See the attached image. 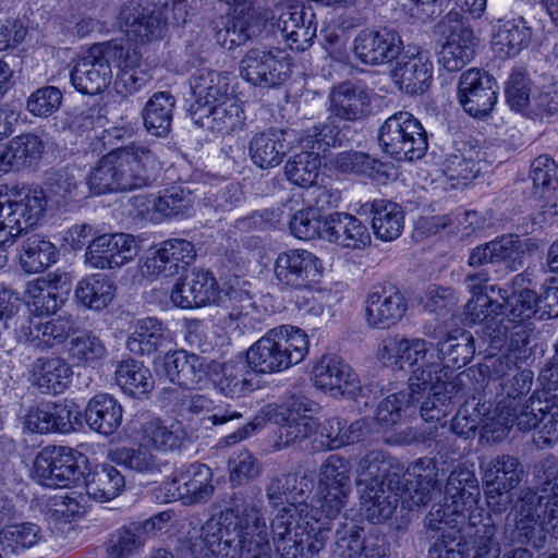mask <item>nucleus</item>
<instances>
[{
  "mask_svg": "<svg viewBox=\"0 0 558 558\" xmlns=\"http://www.w3.org/2000/svg\"><path fill=\"white\" fill-rule=\"evenodd\" d=\"M480 485L472 470L459 465L445 486V504L434 507L425 517V526L436 538L428 558H466L474 553L471 536L483 522L485 509L478 506Z\"/></svg>",
  "mask_w": 558,
  "mask_h": 558,
  "instance_id": "nucleus-3",
  "label": "nucleus"
},
{
  "mask_svg": "<svg viewBox=\"0 0 558 558\" xmlns=\"http://www.w3.org/2000/svg\"><path fill=\"white\" fill-rule=\"evenodd\" d=\"M477 39L473 29L462 23L450 28L438 53V62L449 72L463 69L475 54Z\"/></svg>",
  "mask_w": 558,
  "mask_h": 558,
  "instance_id": "nucleus-38",
  "label": "nucleus"
},
{
  "mask_svg": "<svg viewBox=\"0 0 558 558\" xmlns=\"http://www.w3.org/2000/svg\"><path fill=\"white\" fill-rule=\"evenodd\" d=\"M138 243L126 233H105L86 247L85 260L97 269H113L132 262L138 254Z\"/></svg>",
  "mask_w": 558,
  "mask_h": 558,
  "instance_id": "nucleus-22",
  "label": "nucleus"
},
{
  "mask_svg": "<svg viewBox=\"0 0 558 558\" xmlns=\"http://www.w3.org/2000/svg\"><path fill=\"white\" fill-rule=\"evenodd\" d=\"M194 244L185 239H168L160 243L146 267L151 276L173 277L195 259Z\"/></svg>",
  "mask_w": 558,
  "mask_h": 558,
  "instance_id": "nucleus-36",
  "label": "nucleus"
},
{
  "mask_svg": "<svg viewBox=\"0 0 558 558\" xmlns=\"http://www.w3.org/2000/svg\"><path fill=\"white\" fill-rule=\"evenodd\" d=\"M323 240L352 251L366 248L372 236L367 226L357 217L336 211L324 219Z\"/></svg>",
  "mask_w": 558,
  "mask_h": 558,
  "instance_id": "nucleus-33",
  "label": "nucleus"
},
{
  "mask_svg": "<svg viewBox=\"0 0 558 558\" xmlns=\"http://www.w3.org/2000/svg\"><path fill=\"white\" fill-rule=\"evenodd\" d=\"M324 266L313 253L290 248L279 253L274 263V276L281 290L311 288L322 277Z\"/></svg>",
  "mask_w": 558,
  "mask_h": 558,
  "instance_id": "nucleus-14",
  "label": "nucleus"
},
{
  "mask_svg": "<svg viewBox=\"0 0 558 558\" xmlns=\"http://www.w3.org/2000/svg\"><path fill=\"white\" fill-rule=\"evenodd\" d=\"M399 463L384 450L368 451L357 464L361 511L372 523L390 519L398 504L412 510L424 506L440 493L438 471L430 458L412 462L402 477L392 470Z\"/></svg>",
  "mask_w": 558,
  "mask_h": 558,
  "instance_id": "nucleus-1",
  "label": "nucleus"
},
{
  "mask_svg": "<svg viewBox=\"0 0 558 558\" xmlns=\"http://www.w3.org/2000/svg\"><path fill=\"white\" fill-rule=\"evenodd\" d=\"M377 138L381 150L399 161L418 160L428 148L423 124L408 111L388 117L379 126Z\"/></svg>",
  "mask_w": 558,
  "mask_h": 558,
  "instance_id": "nucleus-9",
  "label": "nucleus"
},
{
  "mask_svg": "<svg viewBox=\"0 0 558 558\" xmlns=\"http://www.w3.org/2000/svg\"><path fill=\"white\" fill-rule=\"evenodd\" d=\"M291 73V59L277 47L252 48L240 62V75L252 85L275 87L286 82Z\"/></svg>",
  "mask_w": 558,
  "mask_h": 558,
  "instance_id": "nucleus-13",
  "label": "nucleus"
},
{
  "mask_svg": "<svg viewBox=\"0 0 558 558\" xmlns=\"http://www.w3.org/2000/svg\"><path fill=\"white\" fill-rule=\"evenodd\" d=\"M80 459H84V456L73 448L47 446L34 460L32 477L41 486L49 488L74 485L83 475Z\"/></svg>",
  "mask_w": 558,
  "mask_h": 558,
  "instance_id": "nucleus-12",
  "label": "nucleus"
},
{
  "mask_svg": "<svg viewBox=\"0 0 558 558\" xmlns=\"http://www.w3.org/2000/svg\"><path fill=\"white\" fill-rule=\"evenodd\" d=\"M313 385L333 398H355L362 389L356 372L342 357L323 355L312 369Z\"/></svg>",
  "mask_w": 558,
  "mask_h": 558,
  "instance_id": "nucleus-21",
  "label": "nucleus"
},
{
  "mask_svg": "<svg viewBox=\"0 0 558 558\" xmlns=\"http://www.w3.org/2000/svg\"><path fill=\"white\" fill-rule=\"evenodd\" d=\"M124 487V476L114 465L108 463L96 469L92 478L85 484L86 494L99 502L114 499Z\"/></svg>",
  "mask_w": 558,
  "mask_h": 558,
  "instance_id": "nucleus-55",
  "label": "nucleus"
},
{
  "mask_svg": "<svg viewBox=\"0 0 558 558\" xmlns=\"http://www.w3.org/2000/svg\"><path fill=\"white\" fill-rule=\"evenodd\" d=\"M82 426V411L72 400L46 402L28 409L23 428L33 434H69Z\"/></svg>",
  "mask_w": 558,
  "mask_h": 558,
  "instance_id": "nucleus-17",
  "label": "nucleus"
},
{
  "mask_svg": "<svg viewBox=\"0 0 558 558\" xmlns=\"http://www.w3.org/2000/svg\"><path fill=\"white\" fill-rule=\"evenodd\" d=\"M175 98L169 92H157L143 109L144 125L155 136H166L171 129Z\"/></svg>",
  "mask_w": 558,
  "mask_h": 558,
  "instance_id": "nucleus-53",
  "label": "nucleus"
},
{
  "mask_svg": "<svg viewBox=\"0 0 558 558\" xmlns=\"http://www.w3.org/2000/svg\"><path fill=\"white\" fill-rule=\"evenodd\" d=\"M77 329L72 315L23 316L15 323V337L38 349H50L62 344Z\"/></svg>",
  "mask_w": 558,
  "mask_h": 558,
  "instance_id": "nucleus-15",
  "label": "nucleus"
},
{
  "mask_svg": "<svg viewBox=\"0 0 558 558\" xmlns=\"http://www.w3.org/2000/svg\"><path fill=\"white\" fill-rule=\"evenodd\" d=\"M73 371L60 356L37 357L31 368L32 384L43 393H62L72 381Z\"/></svg>",
  "mask_w": 558,
  "mask_h": 558,
  "instance_id": "nucleus-41",
  "label": "nucleus"
},
{
  "mask_svg": "<svg viewBox=\"0 0 558 558\" xmlns=\"http://www.w3.org/2000/svg\"><path fill=\"white\" fill-rule=\"evenodd\" d=\"M481 153L465 144L448 154L442 162V172L452 187L468 185L482 171Z\"/></svg>",
  "mask_w": 558,
  "mask_h": 558,
  "instance_id": "nucleus-48",
  "label": "nucleus"
},
{
  "mask_svg": "<svg viewBox=\"0 0 558 558\" xmlns=\"http://www.w3.org/2000/svg\"><path fill=\"white\" fill-rule=\"evenodd\" d=\"M430 348L422 338L395 335L380 342L377 357L386 366L411 369L409 389L427 393L420 408L422 418L439 422L448 415L456 400L470 395L474 372H462L449 380L452 372L440 363L439 354Z\"/></svg>",
  "mask_w": 558,
  "mask_h": 558,
  "instance_id": "nucleus-2",
  "label": "nucleus"
},
{
  "mask_svg": "<svg viewBox=\"0 0 558 558\" xmlns=\"http://www.w3.org/2000/svg\"><path fill=\"white\" fill-rule=\"evenodd\" d=\"M329 100L331 117L351 122L364 118L371 105L367 93L351 82L333 87Z\"/></svg>",
  "mask_w": 558,
  "mask_h": 558,
  "instance_id": "nucleus-42",
  "label": "nucleus"
},
{
  "mask_svg": "<svg viewBox=\"0 0 558 558\" xmlns=\"http://www.w3.org/2000/svg\"><path fill=\"white\" fill-rule=\"evenodd\" d=\"M363 209L372 216V228L377 239L391 242L401 235L404 215L398 204L387 199H374L365 203Z\"/></svg>",
  "mask_w": 558,
  "mask_h": 558,
  "instance_id": "nucleus-45",
  "label": "nucleus"
},
{
  "mask_svg": "<svg viewBox=\"0 0 558 558\" xmlns=\"http://www.w3.org/2000/svg\"><path fill=\"white\" fill-rule=\"evenodd\" d=\"M170 331L165 322L157 317H144L133 325L126 340L128 350L136 355H150L168 340Z\"/></svg>",
  "mask_w": 558,
  "mask_h": 558,
  "instance_id": "nucleus-46",
  "label": "nucleus"
},
{
  "mask_svg": "<svg viewBox=\"0 0 558 558\" xmlns=\"http://www.w3.org/2000/svg\"><path fill=\"white\" fill-rule=\"evenodd\" d=\"M209 367L203 356L185 350L169 352L161 361L155 362L158 376H163L185 389L201 387L207 378Z\"/></svg>",
  "mask_w": 558,
  "mask_h": 558,
  "instance_id": "nucleus-26",
  "label": "nucleus"
},
{
  "mask_svg": "<svg viewBox=\"0 0 558 558\" xmlns=\"http://www.w3.org/2000/svg\"><path fill=\"white\" fill-rule=\"evenodd\" d=\"M204 556L216 558H272L264 513L253 502L235 498L201 529Z\"/></svg>",
  "mask_w": 558,
  "mask_h": 558,
  "instance_id": "nucleus-4",
  "label": "nucleus"
},
{
  "mask_svg": "<svg viewBox=\"0 0 558 558\" xmlns=\"http://www.w3.org/2000/svg\"><path fill=\"white\" fill-rule=\"evenodd\" d=\"M308 337L301 328L281 325L253 343L246 357L256 373H279L301 363L308 353Z\"/></svg>",
  "mask_w": 558,
  "mask_h": 558,
  "instance_id": "nucleus-8",
  "label": "nucleus"
},
{
  "mask_svg": "<svg viewBox=\"0 0 558 558\" xmlns=\"http://www.w3.org/2000/svg\"><path fill=\"white\" fill-rule=\"evenodd\" d=\"M333 119L335 118L330 116L325 122H320L307 129L300 138L302 148L322 156V154H325L330 147L340 146L344 140V134Z\"/></svg>",
  "mask_w": 558,
  "mask_h": 558,
  "instance_id": "nucleus-59",
  "label": "nucleus"
},
{
  "mask_svg": "<svg viewBox=\"0 0 558 558\" xmlns=\"http://www.w3.org/2000/svg\"><path fill=\"white\" fill-rule=\"evenodd\" d=\"M111 59L107 54V44L92 47L87 54L77 61L71 71V83L76 90L96 95L107 88L112 80Z\"/></svg>",
  "mask_w": 558,
  "mask_h": 558,
  "instance_id": "nucleus-28",
  "label": "nucleus"
},
{
  "mask_svg": "<svg viewBox=\"0 0 558 558\" xmlns=\"http://www.w3.org/2000/svg\"><path fill=\"white\" fill-rule=\"evenodd\" d=\"M426 392L399 391L386 397L379 402L376 411V422L381 428H390L403 421L411 408L423 399Z\"/></svg>",
  "mask_w": 558,
  "mask_h": 558,
  "instance_id": "nucleus-54",
  "label": "nucleus"
},
{
  "mask_svg": "<svg viewBox=\"0 0 558 558\" xmlns=\"http://www.w3.org/2000/svg\"><path fill=\"white\" fill-rule=\"evenodd\" d=\"M278 27L292 50L304 51L312 45L317 32L312 5L290 0L280 13Z\"/></svg>",
  "mask_w": 558,
  "mask_h": 558,
  "instance_id": "nucleus-30",
  "label": "nucleus"
},
{
  "mask_svg": "<svg viewBox=\"0 0 558 558\" xmlns=\"http://www.w3.org/2000/svg\"><path fill=\"white\" fill-rule=\"evenodd\" d=\"M438 352L440 361L446 360L447 365L453 373V368H461L471 362L475 353L474 339L469 331H457L456 335H448L442 341L438 342ZM457 375H454L456 377ZM453 378V375L449 380Z\"/></svg>",
  "mask_w": 558,
  "mask_h": 558,
  "instance_id": "nucleus-58",
  "label": "nucleus"
},
{
  "mask_svg": "<svg viewBox=\"0 0 558 558\" xmlns=\"http://www.w3.org/2000/svg\"><path fill=\"white\" fill-rule=\"evenodd\" d=\"M69 290L65 274L51 272L46 278H37L29 282L26 296L34 310L32 316L41 317L54 313L65 302Z\"/></svg>",
  "mask_w": 558,
  "mask_h": 558,
  "instance_id": "nucleus-37",
  "label": "nucleus"
},
{
  "mask_svg": "<svg viewBox=\"0 0 558 558\" xmlns=\"http://www.w3.org/2000/svg\"><path fill=\"white\" fill-rule=\"evenodd\" d=\"M3 201L12 220L9 234L13 236H19L36 226L48 205L46 193L40 187L12 190L10 196Z\"/></svg>",
  "mask_w": 558,
  "mask_h": 558,
  "instance_id": "nucleus-29",
  "label": "nucleus"
},
{
  "mask_svg": "<svg viewBox=\"0 0 558 558\" xmlns=\"http://www.w3.org/2000/svg\"><path fill=\"white\" fill-rule=\"evenodd\" d=\"M145 527L130 523L113 531L107 542L108 558H129L145 544Z\"/></svg>",
  "mask_w": 558,
  "mask_h": 558,
  "instance_id": "nucleus-60",
  "label": "nucleus"
},
{
  "mask_svg": "<svg viewBox=\"0 0 558 558\" xmlns=\"http://www.w3.org/2000/svg\"><path fill=\"white\" fill-rule=\"evenodd\" d=\"M41 539V527L29 521L9 523L0 530L2 548L13 554L24 553L38 545Z\"/></svg>",
  "mask_w": 558,
  "mask_h": 558,
  "instance_id": "nucleus-57",
  "label": "nucleus"
},
{
  "mask_svg": "<svg viewBox=\"0 0 558 558\" xmlns=\"http://www.w3.org/2000/svg\"><path fill=\"white\" fill-rule=\"evenodd\" d=\"M483 481L486 487L487 504L495 511H501L510 504L509 493L522 481L524 468L519 458L501 454L484 466Z\"/></svg>",
  "mask_w": 558,
  "mask_h": 558,
  "instance_id": "nucleus-18",
  "label": "nucleus"
},
{
  "mask_svg": "<svg viewBox=\"0 0 558 558\" xmlns=\"http://www.w3.org/2000/svg\"><path fill=\"white\" fill-rule=\"evenodd\" d=\"M335 167L343 173H353L384 184L390 178L391 166L362 151H342L335 159Z\"/></svg>",
  "mask_w": 558,
  "mask_h": 558,
  "instance_id": "nucleus-50",
  "label": "nucleus"
},
{
  "mask_svg": "<svg viewBox=\"0 0 558 558\" xmlns=\"http://www.w3.org/2000/svg\"><path fill=\"white\" fill-rule=\"evenodd\" d=\"M118 24L131 39L145 44L162 37L166 23L160 13L150 11L137 0L122 4L118 14Z\"/></svg>",
  "mask_w": 558,
  "mask_h": 558,
  "instance_id": "nucleus-31",
  "label": "nucleus"
},
{
  "mask_svg": "<svg viewBox=\"0 0 558 558\" xmlns=\"http://www.w3.org/2000/svg\"><path fill=\"white\" fill-rule=\"evenodd\" d=\"M312 486V478L305 474L280 472L267 476L265 493L270 507L291 508L289 514L318 513L317 509L305 502Z\"/></svg>",
  "mask_w": 558,
  "mask_h": 558,
  "instance_id": "nucleus-19",
  "label": "nucleus"
},
{
  "mask_svg": "<svg viewBox=\"0 0 558 558\" xmlns=\"http://www.w3.org/2000/svg\"><path fill=\"white\" fill-rule=\"evenodd\" d=\"M114 379L121 390L133 398L147 397L154 389V379L143 362L126 359L117 365Z\"/></svg>",
  "mask_w": 558,
  "mask_h": 558,
  "instance_id": "nucleus-51",
  "label": "nucleus"
},
{
  "mask_svg": "<svg viewBox=\"0 0 558 558\" xmlns=\"http://www.w3.org/2000/svg\"><path fill=\"white\" fill-rule=\"evenodd\" d=\"M122 416L121 403L109 393L94 396L84 411L85 422L89 428L106 436L112 435L120 427Z\"/></svg>",
  "mask_w": 558,
  "mask_h": 558,
  "instance_id": "nucleus-43",
  "label": "nucleus"
},
{
  "mask_svg": "<svg viewBox=\"0 0 558 558\" xmlns=\"http://www.w3.org/2000/svg\"><path fill=\"white\" fill-rule=\"evenodd\" d=\"M498 90V83L492 74L472 68L460 76L458 100L469 116L484 119L497 104Z\"/></svg>",
  "mask_w": 558,
  "mask_h": 558,
  "instance_id": "nucleus-20",
  "label": "nucleus"
},
{
  "mask_svg": "<svg viewBox=\"0 0 558 558\" xmlns=\"http://www.w3.org/2000/svg\"><path fill=\"white\" fill-rule=\"evenodd\" d=\"M211 469L202 463L184 466L180 474L162 484L165 502L181 500L185 505L207 501L214 494Z\"/></svg>",
  "mask_w": 558,
  "mask_h": 558,
  "instance_id": "nucleus-23",
  "label": "nucleus"
},
{
  "mask_svg": "<svg viewBox=\"0 0 558 558\" xmlns=\"http://www.w3.org/2000/svg\"><path fill=\"white\" fill-rule=\"evenodd\" d=\"M194 199L192 193L182 187L165 190L158 196H136L134 206L141 214L145 207L147 213L151 211L150 220L170 217H189L193 209Z\"/></svg>",
  "mask_w": 558,
  "mask_h": 558,
  "instance_id": "nucleus-39",
  "label": "nucleus"
},
{
  "mask_svg": "<svg viewBox=\"0 0 558 558\" xmlns=\"http://www.w3.org/2000/svg\"><path fill=\"white\" fill-rule=\"evenodd\" d=\"M107 54L118 69L116 89L123 96L134 95L153 80V68L130 43H107Z\"/></svg>",
  "mask_w": 558,
  "mask_h": 558,
  "instance_id": "nucleus-16",
  "label": "nucleus"
},
{
  "mask_svg": "<svg viewBox=\"0 0 558 558\" xmlns=\"http://www.w3.org/2000/svg\"><path fill=\"white\" fill-rule=\"evenodd\" d=\"M525 250L526 243L520 235L505 233L472 248L468 265L481 267L502 264L509 271H517L523 266Z\"/></svg>",
  "mask_w": 558,
  "mask_h": 558,
  "instance_id": "nucleus-24",
  "label": "nucleus"
},
{
  "mask_svg": "<svg viewBox=\"0 0 558 558\" xmlns=\"http://www.w3.org/2000/svg\"><path fill=\"white\" fill-rule=\"evenodd\" d=\"M408 302L393 286H375L365 299V319L369 327L389 329L404 316Z\"/></svg>",
  "mask_w": 558,
  "mask_h": 558,
  "instance_id": "nucleus-27",
  "label": "nucleus"
},
{
  "mask_svg": "<svg viewBox=\"0 0 558 558\" xmlns=\"http://www.w3.org/2000/svg\"><path fill=\"white\" fill-rule=\"evenodd\" d=\"M531 280L527 274H519L512 280L511 293L509 289H498V295L504 303L502 312L515 324L512 325L510 345L512 348L525 347L534 331L531 318L537 312L539 298L529 286Z\"/></svg>",
  "mask_w": 558,
  "mask_h": 558,
  "instance_id": "nucleus-11",
  "label": "nucleus"
},
{
  "mask_svg": "<svg viewBox=\"0 0 558 558\" xmlns=\"http://www.w3.org/2000/svg\"><path fill=\"white\" fill-rule=\"evenodd\" d=\"M47 204L57 209H68L82 198L80 182L68 170H59L52 173L46 183Z\"/></svg>",
  "mask_w": 558,
  "mask_h": 558,
  "instance_id": "nucleus-56",
  "label": "nucleus"
},
{
  "mask_svg": "<svg viewBox=\"0 0 558 558\" xmlns=\"http://www.w3.org/2000/svg\"><path fill=\"white\" fill-rule=\"evenodd\" d=\"M186 291L192 295L190 300H180L185 306L202 307L222 302V290L219 288L216 277L209 270H193L190 278V288Z\"/></svg>",
  "mask_w": 558,
  "mask_h": 558,
  "instance_id": "nucleus-62",
  "label": "nucleus"
},
{
  "mask_svg": "<svg viewBox=\"0 0 558 558\" xmlns=\"http://www.w3.org/2000/svg\"><path fill=\"white\" fill-rule=\"evenodd\" d=\"M531 39L532 28L522 16H519L498 25L492 39V47L499 58H512L525 49Z\"/></svg>",
  "mask_w": 558,
  "mask_h": 558,
  "instance_id": "nucleus-47",
  "label": "nucleus"
},
{
  "mask_svg": "<svg viewBox=\"0 0 558 558\" xmlns=\"http://www.w3.org/2000/svg\"><path fill=\"white\" fill-rule=\"evenodd\" d=\"M111 463L142 474L160 472V461L153 454L147 446L137 448H117L108 456Z\"/></svg>",
  "mask_w": 558,
  "mask_h": 558,
  "instance_id": "nucleus-61",
  "label": "nucleus"
},
{
  "mask_svg": "<svg viewBox=\"0 0 558 558\" xmlns=\"http://www.w3.org/2000/svg\"><path fill=\"white\" fill-rule=\"evenodd\" d=\"M280 508L270 521L272 543L280 558H303L318 554L326 545L330 523L318 513L289 514Z\"/></svg>",
  "mask_w": 558,
  "mask_h": 558,
  "instance_id": "nucleus-7",
  "label": "nucleus"
},
{
  "mask_svg": "<svg viewBox=\"0 0 558 558\" xmlns=\"http://www.w3.org/2000/svg\"><path fill=\"white\" fill-rule=\"evenodd\" d=\"M320 156L306 149L294 156L286 165V173L288 180L301 187H310L317 183L320 172Z\"/></svg>",
  "mask_w": 558,
  "mask_h": 558,
  "instance_id": "nucleus-64",
  "label": "nucleus"
},
{
  "mask_svg": "<svg viewBox=\"0 0 558 558\" xmlns=\"http://www.w3.org/2000/svg\"><path fill=\"white\" fill-rule=\"evenodd\" d=\"M403 49L401 36L391 28L362 29L353 40L354 57L366 65H380L397 59Z\"/></svg>",
  "mask_w": 558,
  "mask_h": 558,
  "instance_id": "nucleus-25",
  "label": "nucleus"
},
{
  "mask_svg": "<svg viewBox=\"0 0 558 558\" xmlns=\"http://www.w3.org/2000/svg\"><path fill=\"white\" fill-rule=\"evenodd\" d=\"M58 258L57 246L39 234H32L23 240L19 251L21 268L27 274L43 272L56 264Z\"/></svg>",
  "mask_w": 558,
  "mask_h": 558,
  "instance_id": "nucleus-49",
  "label": "nucleus"
},
{
  "mask_svg": "<svg viewBox=\"0 0 558 558\" xmlns=\"http://www.w3.org/2000/svg\"><path fill=\"white\" fill-rule=\"evenodd\" d=\"M203 126L220 135H230L243 130L246 116L242 102L232 94L197 116Z\"/></svg>",
  "mask_w": 558,
  "mask_h": 558,
  "instance_id": "nucleus-40",
  "label": "nucleus"
},
{
  "mask_svg": "<svg viewBox=\"0 0 558 558\" xmlns=\"http://www.w3.org/2000/svg\"><path fill=\"white\" fill-rule=\"evenodd\" d=\"M401 56L391 71L393 83L408 95L423 94L433 77V63L423 51Z\"/></svg>",
  "mask_w": 558,
  "mask_h": 558,
  "instance_id": "nucleus-35",
  "label": "nucleus"
},
{
  "mask_svg": "<svg viewBox=\"0 0 558 558\" xmlns=\"http://www.w3.org/2000/svg\"><path fill=\"white\" fill-rule=\"evenodd\" d=\"M161 163L156 150L145 144L113 148L90 169L86 183L95 195L128 192L150 185Z\"/></svg>",
  "mask_w": 558,
  "mask_h": 558,
  "instance_id": "nucleus-5",
  "label": "nucleus"
},
{
  "mask_svg": "<svg viewBox=\"0 0 558 558\" xmlns=\"http://www.w3.org/2000/svg\"><path fill=\"white\" fill-rule=\"evenodd\" d=\"M526 493L507 517L505 537L512 544L558 550V486Z\"/></svg>",
  "mask_w": 558,
  "mask_h": 558,
  "instance_id": "nucleus-6",
  "label": "nucleus"
},
{
  "mask_svg": "<svg viewBox=\"0 0 558 558\" xmlns=\"http://www.w3.org/2000/svg\"><path fill=\"white\" fill-rule=\"evenodd\" d=\"M220 374L216 379L218 390L229 398H239L254 390L253 369L247 359L229 360L209 367Z\"/></svg>",
  "mask_w": 558,
  "mask_h": 558,
  "instance_id": "nucleus-44",
  "label": "nucleus"
},
{
  "mask_svg": "<svg viewBox=\"0 0 558 558\" xmlns=\"http://www.w3.org/2000/svg\"><path fill=\"white\" fill-rule=\"evenodd\" d=\"M137 434L142 446L162 452L179 450L185 439V433L181 427H168L156 417L143 422Z\"/></svg>",
  "mask_w": 558,
  "mask_h": 558,
  "instance_id": "nucleus-52",
  "label": "nucleus"
},
{
  "mask_svg": "<svg viewBox=\"0 0 558 558\" xmlns=\"http://www.w3.org/2000/svg\"><path fill=\"white\" fill-rule=\"evenodd\" d=\"M113 292L111 281L105 275L96 274L77 283L75 295L86 307L101 310L112 300Z\"/></svg>",
  "mask_w": 558,
  "mask_h": 558,
  "instance_id": "nucleus-63",
  "label": "nucleus"
},
{
  "mask_svg": "<svg viewBox=\"0 0 558 558\" xmlns=\"http://www.w3.org/2000/svg\"><path fill=\"white\" fill-rule=\"evenodd\" d=\"M351 464L342 456L330 454L320 465L317 480L319 517L329 522L347 506L352 492Z\"/></svg>",
  "mask_w": 558,
  "mask_h": 558,
  "instance_id": "nucleus-10",
  "label": "nucleus"
},
{
  "mask_svg": "<svg viewBox=\"0 0 558 558\" xmlns=\"http://www.w3.org/2000/svg\"><path fill=\"white\" fill-rule=\"evenodd\" d=\"M192 102L190 110L199 116L216 105L230 92V74L210 69H199L190 77Z\"/></svg>",
  "mask_w": 558,
  "mask_h": 558,
  "instance_id": "nucleus-34",
  "label": "nucleus"
},
{
  "mask_svg": "<svg viewBox=\"0 0 558 558\" xmlns=\"http://www.w3.org/2000/svg\"><path fill=\"white\" fill-rule=\"evenodd\" d=\"M292 131L269 128L252 135L247 153L254 166L270 169L279 166L291 149Z\"/></svg>",
  "mask_w": 558,
  "mask_h": 558,
  "instance_id": "nucleus-32",
  "label": "nucleus"
}]
</instances>
